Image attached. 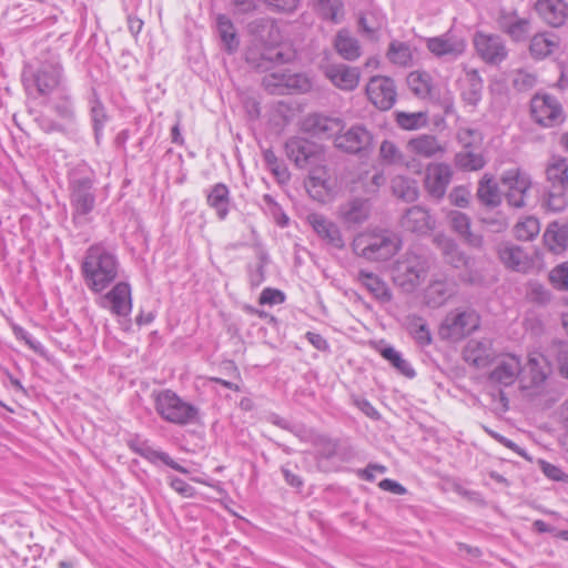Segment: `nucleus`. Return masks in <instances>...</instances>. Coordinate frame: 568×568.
Wrapping results in <instances>:
<instances>
[{
  "label": "nucleus",
  "mask_w": 568,
  "mask_h": 568,
  "mask_svg": "<svg viewBox=\"0 0 568 568\" xmlns=\"http://www.w3.org/2000/svg\"><path fill=\"white\" fill-rule=\"evenodd\" d=\"M292 59V53L278 48H264L262 51L250 49L246 52V61L253 68L268 71L275 64L286 63Z\"/></svg>",
  "instance_id": "obj_18"
},
{
  "label": "nucleus",
  "mask_w": 568,
  "mask_h": 568,
  "mask_svg": "<svg viewBox=\"0 0 568 568\" xmlns=\"http://www.w3.org/2000/svg\"><path fill=\"white\" fill-rule=\"evenodd\" d=\"M530 110L534 120L545 128L557 126L565 120L560 102L549 94H536L531 99Z\"/></svg>",
  "instance_id": "obj_9"
},
{
  "label": "nucleus",
  "mask_w": 568,
  "mask_h": 568,
  "mask_svg": "<svg viewBox=\"0 0 568 568\" xmlns=\"http://www.w3.org/2000/svg\"><path fill=\"white\" fill-rule=\"evenodd\" d=\"M379 155L382 160L389 164L398 163L402 161V154L394 142L385 140L379 148Z\"/></svg>",
  "instance_id": "obj_58"
},
{
  "label": "nucleus",
  "mask_w": 568,
  "mask_h": 568,
  "mask_svg": "<svg viewBox=\"0 0 568 568\" xmlns=\"http://www.w3.org/2000/svg\"><path fill=\"white\" fill-rule=\"evenodd\" d=\"M390 187L393 194L405 202H414L418 199V186L413 179L397 175L392 180Z\"/></svg>",
  "instance_id": "obj_38"
},
{
  "label": "nucleus",
  "mask_w": 568,
  "mask_h": 568,
  "mask_svg": "<svg viewBox=\"0 0 568 568\" xmlns=\"http://www.w3.org/2000/svg\"><path fill=\"white\" fill-rule=\"evenodd\" d=\"M314 445L317 447L318 455L324 458H332L336 455L338 443L329 437L317 435L314 438Z\"/></svg>",
  "instance_id": "obj_57"
},
{
  "label": "nucleus",
  "mask_w": 568,
  "mask_h": 568,
  "mask_svg": "<svg viewBox=\"0 0 568 568\" xmlns=\"http://www.w3.org/2000/svg\"><path fill=\"white\" fill-rule=\"evenodd\" d=\"M230 192L225 184H215L207 194L209 205L216 211L220 220H224L229 213Z\"/></svg>",
  "instance_id": "obj_39"
},
{
  "label": "nucleus",
  "mask_w": 568,
  "mask_h": 568,
  "mask_svg": "<svg viewBox=\"0 0 568 568\" xmlns=\"http://www.w3.org/2000/svg\"><path fill=\"white\" fill-rule=\"evenodd\" d=\"M136 452L142 456L144 457L145 459L152 462V463H155L158 460H161L162 463H164L165 465H168L169 467L173 468L174 470L179 471V473H182V474H187V469L184 468L183 466H181L180 464H178L176 462H174L166 453L164 452H159V450H155L149 446H143L139 449H136Z\"/></svg>",
  "instance_id": "obj_49"
},
{
  "label": "nucleus",
  "mask_w": 568,
  "mask_h": 568,
  "mask_svg": "<svg viewBox=\"0 0 568 568\" xmlns=\"http://www.w3.org/2000/svg\"><path fill=\"white\" fill-rule=\"evenodd\" d=\"M548 187L568 189V161L554 159L546 169Z\"/></svg>",
  "instance_id": "obj_37"
},
{
  "label": "nucleus",
  "mask_w": 568,
  "mask_h": 568,
  "mask_svg": "<svg viewBox=\"0 0 568 568\" xmlns=\"http://www.w3.org/2000/svg\"><path fill=\"white\" fill-rule=\"evenodd\" d=\"M455 164L464 171H477L485 166L486 161L480 153L465 150L455 155Z\"/></svg>",
  "instance_id": "obj_46"
},
{
  "label": "nucleus",
  "mask_w": 568,
  "mask_h": 568,
  "mask_svg": "<svg viewBox=\"0 0 568 568\" xmlns=\"http://www.w3.org/2000/svg\"><path fill=\"white\" fill-rule=\"evenodd\" d=\"M371 214V204L368 200L355 197L338 207L339 219L347 225L363 224Z\"/></svg>",
  "instance_id": "obj_27"
},
{
  "label": "nucleus",
  "mask_w": 568,
  "mask_h": 568,
  "mask_svg": "<svg viewBox=\"0 0 568 568\" xmlns=\"http://www.w3.org/2000/svg\"><path fill=\"white\" fill-rule=\"evenodd\" d=\"M407 148L412 153L426 159L443 152V148L437 139L427 134H422L409 140Z\"/></svg>",
  "instance_id": "obj_36"
},
{
  "label": "nucleus",
  "mask_w": 568,
  "mask_h": 568,
  "mask_svg": "<svg viewBox=\"0 0 568 568\" xmlns=\"http://www.w3.org/2000/svg\"><path fill=\"white\" fill-rule=\"evenodd\" d=\"M263 158L267 168L278 180L285 181L290 178L287 168L277 159L271 149H267L263 152Z\"/></svg>",
  "instance_id": "obj_54"
},
{
  "label": "nucleus",
  "mask_w": 568,
  "mask_h": 568,
  "mask_svg": "<svg viewBox=\"0 0 568 568\" xmlns=\"http://www.w3.org/2000/svg\"><path fill=\"white\" fill-rule=\"evenodd\" d=\"M92 182L88 178L72 182L71 204L75 215H87L94 206V195L91 191Z\"/></svg>",
  "instance_id": "obj_24"
},
{
  "label": "nucleus",
  "mask_w": 568,
  "mask_h": 568,
  "mask_svg": "<svg viewBox=\"0 0 568 568\" xmlns=\"http://www.w3.org/2000/svg\"><path fill=\"white\" fill-rule=\"evenodd\" d=\"M470 192L465 186H456L448 194L449 202L457 207H467Z\"/></svg>",
  "instance_id": "obj_62"
},
{
  "label": "nucleus",
  "mask_w": 568,
  "mask_h": 568,
  "mask_svg": "<svg viewBox=\"0 0 568 568\" xmlns=\"http://www.w3.org/2000/svg\"><path fill=\"white\" fill-rule=\"evenodd\" d=\"M81 271L85 285L91 291L100 293L118 277L119 261L112 252L95 244L87 250Z\"/></svg>",
  "instance_id": "obj_1"
},
{
  "label": "nucleus",
  "mask_w": 568,
  "mask_h": 568,
  "mask_svg": "<svg viewBox=\"0 0 568 568\" xmlns=\"http://www.w3.org/2000/svg\"><path fill=\"white\" fill-rule=\"evenodd\" d=\"M398 250V237L386 230L362 233L353 241L355 254L372 262L387 261Z\"/></svg>",
  "instance_id": "obj_3"
},
{
  "label": "nucleus",
  "mask_w": 568,
  "mask_h": 568,
  "mask_svg": "<svg viewBox=\"0 0 568 568\" xmlns=\"http://www.w3.org/2000/svg\"><path fill=\"white\" fill-rule=\"evenodd\" d=\"M497 254L506 268L526 273L530 267L528 254L518 245L511 243H500L497 247Z\"/></svg>",
  "instance_id": "obj_22"
},
{
  "label": "nucleus",
  "mask_w": 568,
  "mask_h": 568,
  "mask_svg": "<svg viewBox=\"0 0 568 568\" xmlns=\"http://www.w3.org/2000/svg\"><path fill=\"white\" fill-rule=\"evenodd\" d=\"M513 84L519 91H527L536 84V77L527 71L518 70L514 74Z\"/></svg>",
  "instance_id": "obj_61"
},
{
  "label": "nucleus",
  "mask_w": 568,
  "mask_h": 568,
  "mask_svg": "<svg viewBox=\"0 0 568 568\" xmlns=\"http://www.w3.org/2000/svg\"><path fill=\"white\" fill-rule=\"evenodd\" d=\"M426 112H397L396 122L404 130H417L427 124Z\"/></svg>",
  "instance_id": "obj_50"
},
{
  "label": "nucleus",
  "mask_w": 568,
  "mask_h": 568,
  "mask_svg": "<svg viewBox=\"0 0 568 568\" xmlns=\"http://www.w3.org/2000/svg\"><path fill=\"white\" fill-rule=\"evenodd\" d=\"M288 73L286 72H273L267 74L263 79V85L272 94H285V83Z\"/></svg>",
  "instance_id": "obj_53"
},
{
  "label": "nucleus",
  "mask_w": 568,
  "mask_h": 568,
  "mask_svg": "<svg viewBox=\"0 0 568 568\" xmlns=\"http://www.w3.org/2000/svg\"><path fill=\"white\" fill-rule=\"evenodd\" d=\"M372 142L373 135L371 132L359 124L351 126L346 132L335 138L336 148L352 154H358L368 150L372 146Z\"/></svg>",
  "instance_id": "obj_13"
},
{
  "label": "nucleus",
  "mask_w": 568,
  "mask_h": 568,
  "mask_svg": "<svg viewBox=\"0 0 568 568\" xmlns=\"http://www.w3.org/2000/svg\"><path fill=\"white\" fill-rule=\"evenodd\" d=\"M410 91L420 99H426L432 93V77L427 72L413 71L407 77Z\"/></svg>",
  "instance_id": "obj_41"
},
{
  "label": "nucleus",
  "mask_w": 568,
  "mask_h": 568,
  "mask_svg": "<svg viewBox=\"0 0 568 568\" xmlns=\"http://www.w3.org/2000/svg\"><path fill=\"white\" fill-rule=\"evenodd\" d=\"M436 247L440 251L444 261L455 268L468 266L470 257L458 246L450 237L444 234H437L434 237Z\"/></svg>",
  "instance_id": "obj_25"
},
{
  "label": "nucleus",
  "mask_w": 568,
  "mask_h": 568,
  "mask_svg": "<svg viewBox=\"0 0 568 568\" xmlns=\"http://www.w3.org/2000/svg\"><path fill=\"white\" fill-rule=\"evenodd\" d=\"M426 45L427 49L438 58L448 57L449 59H456L466 50L465 39L452 32L428 38Z\"/></svg>",
  "instance_id": "obj_14"
},
{
  "label": "nucleus",
  "mask_w": 568,
  "mask_h": 568,
  "mask_svg": "<svg viewBox=\"0 0 568 568\" xmlns=\"http://www.w3.org/2000/svg\"><path fill=\"white\" fill-rule=\"evenodd\" d=\"M447 219L450 229L466 245L479 251L484 248V236L471 231V220L466 213L454 210L448 213Z\"/></svg>",
  "instance_id": "obj_15"
},
{
  "label": "nucleus",
  "mask_w": 568,
  "mask_h": 568,
  "mask_svg": "<svg viewBox=\"0 0 568 568\" xmlns=\"http://www.w3.org/2000/svg\"><path fill=\"white\" fill-rule=\"evenodd\" d=\"M407 327L418 345L426 346L432 343L430 331L422 317L416 315L408 316Z\"/></svg>",
  "instance_id": "obj_43"
},
{
  "label": "nucleus",
  "mask_w": 568,
  "mask_h": 568,
  "mask_svg": "<svg viewBox=\"0 0 568 568\" xmlns=\"http://www.w3.org/2000/svg\"><path fill=\"white\" fill-rule=\"evenodd\" d=\"M567 191L568 189L548 187L542 206L549 212H562L568 205Z\"/></svg>",
  "instance_id": "obj_42"
},
{
  "label": "nucleus",
  "mask_w": 568,
  "mask_h": 568,
  "mask_svg": "<svg viewBox=\"0 0 568 568\" xmlns=\"http://www.w3.org/2000/svg\"><path fill=\"white\" fill-rule=\"evenodd\" d=\"M453 179V170L446 163H433L426 168L424 186L429 196L440 200Z\"/></svg>",
  "instance_id": "obj_11"
},
{
  "label": "nucleus",
  "mask_w": 568,
  "mask_h": 568,
  "mask_svg": "<svg viewBox=\"0 0 568 568\" xmlns=\"http://www.w3.org/2000/svg\"><path fill=\"white\" fill-rule=\"evenodd\" d=\"M342 129L339 119L328 118L322 114H308L303 121V130L320 139L331 138Z\"/></svg>",
  "instance_id": "obj_23"
},
{
  "label": "nucleus",
  "mask_w": 568,
  "mask_h": 568,
  "mask_svg": "<svg viewBox=\"0 0 568 568\" xmlns=\"http://www.w3.org/2000/svg\"><path fill=\"white\" fill-rule=\"evenodd\" d=\"M539 231V221L534 216L525 217L514 227L515 236L519 241H530L538 235Z\"/></svg>",
  "instance_id": "obj_48"
},
{
  "label": "nucleus",
  "mask_w": 568,
  "mask_h": 568,
  "mask_svg": "<svg viewBox=\"0 0 568 568\" xmlns=\"http://www.w3.org/2000/svg\"><path fill=\"white\" fill-rule=\"evenodd\" d=\"M457 285L452 280L433 281L425 292L426 304L433 308L443 306L456 294Z\"/></svg>",
  "instance_id": "obj_29"
},
{
  "label": "nucleus",
  "mask_w": 568,
  "mask_h": 568,
  "mask_svg": "<svg viewBox=\"0 0 568 568\" xmlns=\"http://www.w3.org/2000/svg\"><path fill=\"white\" fill-rule=\"evenodd\" d=\"M91 118L93 122L95 139L99 140L103 125L106 121V114L102 103L97 98L91 101Z\"/></svg>",
  "instance_id": "obj_55"
},
{
  "label": "nucleus",
  "mask_w": 568,
  "mask_h": 568,
  "mask_svg": "<svg viewBox=\"0 0 568 568\" xmlns=\"http://www.w3.org/2000/svg\"><path fill=\"white\" fill-rule=\"evenodd\" d=\"M389 61L399 67H408L412 63L413 55L407 43L393 41L387 51Z\"/></svg>",
  "instance_id": "obj_47"
},
{
  "label": "nucleus",
  "mask_w": 568,
  "mask_h": 568,
  "mask_svg": "<svg viewBox=\"0 0 568 568\" xmlns=\"http://www.w3.org/2000/svg\"><path fill=\"white\" fill-rule=\"evenodd\" d=\"M285 152L298 169L310 170L308 186L326 187V171L318 166L324 160L318 144L302 138H292L285 143Z\"/></svg>",
  "instance_id": "obj_2"
},
{
  "label": "nucleus",
  "mask_w": 568,
  "mask_h": 568,
  "mask_svg": "<svg viewBox=\"0 0 568 568\" xmlns=\"http://www.w3.org/2000/svg\"><path fill=\"white\" fill-rule=\"evenodd\" d=\"M544 244L552 253H562L568 247V227L557 222L550 223L544 233Z\"/></svg>",
  "instance_id": "obj_33"
},
{
  "label": "nucleus",
  "mask_w": 568,
  "mask_h": 568,
  "mask_svg": "<svg viewBox=\"0 0 568 568\" xmlns=\"http://www.w3.org/2000/svg\"><path fill=\"white\" fill-rule=\"evenodd\" d=\"M369 101L381 110L390 109L396 101V87L390 78L376 75L366 85Z\"/></svg>",
  "instance_id": "obj_12"
},
{
  "label": "nucleus",
  "mask_w": 568,
  "mask_h": 568,
  "mask_svg": "<svg viewBox=\"0 0 568 568\" xmlns=\"http://www.w3.org/2000/svg\"><path fill=\"white\" fill-rule=\"evenodd\" d=\"M468 89L463 91V100L469 105H476L481 99L483 81L477 70H470L466 74Z\"/></svg>",
  "instance_id": "obj_45"
},
{
  "label": "nucleus",
  "mask_w": 568,
  "mask_h": 568,
  "mask_svg": "<svg viewBox=\"0 0 568 568\" xmlns=\"http://www.w3.org/2000/svg\"><path fill=\"white\" fill-rule=\"evenodd\" d=\"M480 222L486 225L489 230L496 233L504 232L508 229L509 222L503 214H496L494 216H485L480 219Z\"/></svg>",
  "instance_id": "obj_63"
},
{
  "label": "nucleus",
  "mask_w": 568,
  "mask_h": 568,
  "mask_svg": "<svg viewBox=\"0 0 568 568\" xmlns=\"http://www.w3.org/2000/svg\"><path fill=\"white\" fill-rule=\"evenodd\" d=\"M324 74L333 85L344 91H353L361 77L357 68L343 63L327 64L324 67Z\"/></svg>",
  "instance_id": "obj_19"
},
{
  "label": "nucleus",
  "mask_w": 568,
  "mask_h": 568,
  "mask_svg": "<svg viewBox=\"0 0 568 568\" xmlns=\"http://www.w3.org/2000/svg\"><path fill=\"white\" fill-rule=\"evenodd\" d=\"M357 281L381 304L389 303L393 300V293L389 286L377 274L361 270L357 275Z\"/></svg>",
  "instance_id": "obj_30"
},
{
  "label": "nucleus",
  "mask_w": 568,
  "mask_h": 568,
  "mask_svg": "<svg viewBox=\"0 0 568 568\" xmlns=\"http://www.w3.org/2000/svg\"><path fill=\"white\" fill-rule=\"evenodd\" d=\"M285 85V93L306 92L311 89L310 80L301 73H288Z\"/></svg>",
  "instance_id": "obj_56"
},
{
  "label": "nucleus",
  "mask_w": 568,
  "mask_h": 568,
  "mask_svg": "<svg viewBox=\"0 0 568 568\" xmlns=\"http://www.w3.org/2000/svg\"><path fill=\"white\" fill-rule=\"evenodd\" d=\"M500 183L505 187V199L510 206H526V197L532 184L528 173L518 168L509 169L503 173Z\"/></svg>",
  "instance_id": "obj_8"
},
{
  "label": "nucleus",
  "mask_w": 568,
  "mask_h": 568,
  "mask_svg": "<svg viewBox=\"0 0 568 568\" xmlns=\"http://www.w3.org/2000/svg\"><path fill=\"white\" fill-rule=\"evenodd\" d=\"M559 47V39L554 33L542 32L535 34L529 43V52L536 60L550 55Z\"/></svg>",
  "instance_id": "obj_34"
},
{
  "label": "nucleus",
  "mask_w": 568,
  "mask_h": 568,
  "mask_svg": "<svg viewBox=\"0 0 568 568\" xmlns=\"http://www.w3.org/2000/svg\"><path fill=\"white\" fill-rule=\"evenodd\" d=\"M473 43L476 53L487 64L498 65L508 57L506 43L498 34L477 31L474 34Z\"/></svg>",
  "instance_id": "obj_10"
},
{
  "label": "nucleus",
  "mask_w": 568,
  "mask_h": 568,
  "mask_svg": "<svg viewBox=\"0 0 568 568\" xmlns=\"http://www.w3.org/2000/svg\"><path fill=\"white\" fill-rule=\"evenodd\" d=\"M476 196L487 207H497L501 203L498 184L491 174H484L478 182Z\"/></svg>",
  "instance_id": "obj_31"
},
{
  "label": "nucleus",
  "mask_w": 568,
  "mask_h": 568,
  "mask_svg": "<svg viewBox=\"0 0 568 568\" xmlns=\"http://www.w3.org/2000/svg\"><path fill=\"white\" fill-rule=\"evenodd\" d=\"M382 355L385 359H387L399 373L405 375L406 377H414L415 371L408 364L406 359H404L399 352H397L394 347H385L382 351Z\"/></svg>",
  "instance_id": "obj_51"
},
{
  "label": "nucleus",
  "mask_w": 568,
  "mask_h": 568,
  "mask_svg": "<svg viewBox=\"0 0 568 568\" xmlns=\"http://www.w3.org/2000/svg\"><path fill=\"white\" fill-rule=\"evenodd\" d=\"M427 270L428 264L424 256L408 252L395 263L393 281L403 291L410 293L425 280Z\"/></svg>",
  "instance_id": "obj_4"
},
{
  "label": "nucleus",
  "mask_w": 568,
  "mask_h": 568,
  "mask_svg": "<svg viewBox=\"0 0 568 568\" xmlns=\"http://www.w3.org/2000/svg\"><path fill=\"white\" fill-rule=\"evenodd\" d=\"M503 32L508 34L513 41H524L530 31V21L511 14H503L498 20Z\"/></svg>",
  "instance_id": "obj_32"
},
{
  "label": "nucleus",
  "mask_w": 568,
  "mask_h": 568,
  "mask_svg": "<svg viewBox=\"0 0 568 568\" xmlns=\"http://www.w3.org/2000/svg\"><path fill=\"white\" fill-rule=\"evenodd\" d=\"M478 314L473 310H454L449 312L439 326L443 339L457 342L479 327Z\"/></svg>",
  "instance_id": "obj_7"
},
{
  "label": "nucleus",
  "mask_w": 568,
  "mask_h": 568,
  "mask_svg": "<svg viewBox=\"0 0 568 568\" xmlns=\"http://www.w3.org/2000/svg\"><path fill=\"white\" fill-rule=\"evenodd\" d=\"M334 48L337 53L347 61H354L362 54L357 39L346 29L339 30L335 36Z\"/></svg>",
  "instance_id": "obj_35"
},
{
  "label": "nucleus",
  "mask_w": 568,
  "mask_h": 568,
  "mask_svg": "<svg viewBox=\"0 0 568 568\" xmlns=\"http://www.w3.org/2000/svg\"><path fill=\"white\" fill-rule=\"evenodd\" d=\"M527 296L530 301L540 305H546L550 302V293L539 283H530L527 291Z\"/></svg>",
  "instance_id": "obj_59"
},
{
  "label": "nucleus",
  "mask_w": 568,
  "mask_h": 568,
  "mask_svg": "<svg viewBox=\"0 0 568 568\" xmlns=\"http://www.w3.org/2000/svg\"><path fill=\"white\" fill-rule=\"evenodd\" d=\"M400 225L409 232L425 234L433 229L434 221L427 210L414 205L402 216Z\"/></svg>",
  "instance_id": "obj_28"
},
{
  "label": "nucleus",
  "mask_w": 568,
  "mask_h": 568,
  "mask_svg": "<svg viewBox=\"0 0 568 568\" xmlns=\"http://www.w3.org/2000/svg\"><path fill=\"white\" fill-rule=\"evenodd\" d=\"M270 12L291 14L294 13L300 4L301 0H258Z\"/></svg>",
  "instance_id": "obj_52"
},
{
  "label": "nucleus",
  "mask_w": 568,
  "mask_h": 568,
  "mask_svg": "<svg viewBox=\"0 0 568 568\" xmlns=\"http://www.w3.org/2000/svg\"><path fill=\"white\" fill-rule=\"evenodd\" d=\"M550 281L559 291H568V263L561 264L552 270Z\"/></svg>",
  "instance_id": "obj_60"
},
{
  "label": "nucleus",
  "mask_w": 568,
  "mask_h": 568,
  "mask_svg": "<svg viewBox=\"0 0 568 568\" xmlns=\"http://www.w3.org/2000/svg\"><path fill=\"white\" fill-rule=\"evenodd\" d=\"M314 8L325 20L338 22L343 17V3L341 0H313Z\"/></svg>",
  "instance_id": "obj_44"
},
{
  "label": "nucleus",
  "mask_w": 568,
  "mask_h": 568,
  "mask_svg": "<svg viewBox=\"0 0 568 568\" xmlns=\"http://www.w3.org/2000/svg\"><path fill=\"white\" fill-rule=\"evenodd\" d=\"M155 410L166 422L176 425L194 423L197 408L182 400L174 392L165 389L155 397Z\"/></svg>",
  "instance_id": "obj_6"
},
{
  "label": "nucleus",
  "mask_w": 568,
  "mask_h": 568,
  "mask_svg": "<svg viewBox=\"0 0 568 568\" xmlns=\"http://www.w3.org/2000/svg\"><path fill=\"white\" fill-rule=\"evenodd\" d=\"M557 364L559 373L562 377L568 379V345L564 343L558 344L557 348Z\"/></svg>",
  "instance_id": "obj_64"
},
{
  "label": "nucleus",
  "mask_w": 568,
  "mask_h": 568,
  "mask_svg": "<svg viewBox=\"0 0 568 568\" xmlns=\"http://www.w3.org/2000/svg\"><path fill=\"white\" fill-rule=\"evenodd\" d=\"M62 81V67L57 62H45L37 70L23 72V84L28 94L47 97L59 88Z\"/></svg>",
  "instance_id": "obj_5"
},
{
  "label": "nucleus",
  "mask_w": 568,
  "mask_h": 568,
  "mask_svg": "<svg viewBox=\"0 0 568 568\" xmlns=\"http://www.w3.org/2000/svg\"><path fill=\"white\" fill-rule=\"evenodd\" d=\"M216 26L226 51H235L239 48L240 41L232 21L226 16L219 14L216 17Z\"/></svg>",
  "instance_id": "obj_40"
},
{
  "label": "nucleus",
  "mask_w": 568,
  "mask_h": 568,
  "mask_svg": "<svg viewBox=\"0 0 568 568\" xmlns=\"http://www.w3.org/2000/svg\"><path fill=\"white\" fill-rule=\"evenodd\" d=\"M521 372V361L518 356L507 354L501 356L495 368L489 373V381L493 383L509 386L513 385Z\"/></svg>",
  "instance_id": "obj_20"
},
{
  "label": "nucleus",
  "mask_w": 568,
  "mask_h": 568,
  "mask_svg": "<svg viewBox=\"0 0 568 568\" xmlns=\"http://www.w3.org/2000/svg\"><path fill=\"white\" fill-rule=\"evenodd\" d=\"M535 9L539 17L551 27H560L568 18V4L564 0H538Z\"/></svg>",
  "instance_id": "obj_26"
},
{
  "label": "nucleus",
  "mask_w": 568,
  "mask_h": 568,
  "mask_svg": "<svg viewBox=\"0 0 568 568\" xmlns=\"http://www.w3.org/2000/svg\"><path fill=\"white\" fill-rule=\"evenodd\" d=\"M101 305L118 316H126L132 308L131 288L128 283L120 282L101 297Z\"/></svg>",
  "instance_id": "obj_17"
},
{
  "label": "nucleus",
  "mask_w": 568,
  "mask_h": 568,
  "mask_svg": "<svg viewBox=\"0 0 568 568\" xmlns=\"http://www.w3.org/2000/svg\"><path fill=\"white\" fill-rule=\"evenodd\" d=\"M306 221L327 245L338 250L345 246L339 227L333 221L318 213H310Z\"/></svg>",
  "instance_id": "obj_16"
},
{
  "label": "nucleus",
  "mask_w": 568,
  "mask_h": 568,
  "mask_svg": "<svg viewBox=\"0 0 568 568\" xmlns=\"http://www.w3.org/2000/svg\"><path fill=\"white\" fill-rule=\"evenodd\" d=\"M464 359L476 368L487 367L494 359L493 343L488 338L470 339L466 344Z\"/></svg>",
  "instance_id": "obj_21"
}]
</instances>
